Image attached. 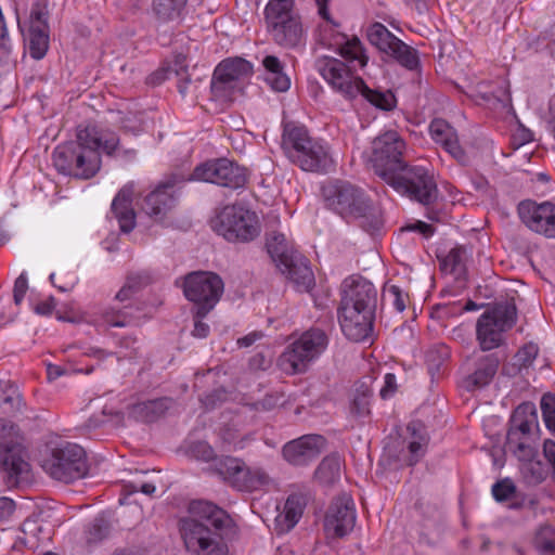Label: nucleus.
Wrapping results in <instances>:
<instances>
[{"label": "nucleus", "mask_w": 555, "mask_h": 555, "mask_svg": "<svg viewBox=\"0 0 555 555\" xmlns=\"http://www.w3.org/2000/svg\"><path fill=\"white\" fill-rule=\"evenodd\" d=\"M188 512L179 520L186 551L192 555H229L227 537L234 526L230 515L204 500L192 501Z\"/></svg>", "instance_id": "nucleus-1"}, {"label": "nucleus", "mask_w": 555, "mask_h": 555, "mask_svg": "<svg viewBox=\"0 0 555 555\" xmlns=\"http://www.w3.org/2000/svg\"><path fill=\"white\" fill-rule=\"evenodd\" d=\"M119 145L118 135L98 125L77 130V140L59 145L53 152V165L60 173L79 179L94 177L101 168L102 150L111 156Z\"/></svg>", "instance_id": "nucleus-2"}, {"label": "nucleus", "mask_w": 555, "mask_h": 555, "mask_svg": "<svg viewBox=\"0 0 555 555\" xmlns=\"http://www.w3.org/2000/svg\"><path fill=\"white\" fill-rule=\"evenodd\" d=\"M319 73L333 90L347 100L361 95L370 104L382 111H391L397 100L389 90L380 91L369 88L363 79L353 74L352 69L337 59H325L318 64Z\"/></svg>", "instance_id": "nucleus-3"}, {"label": "nucleus", "mask_w": 555, "mask_h": 555, "mask_svg": "<svg viewBox=\"0 0 555 555\" xmlns=\"http://www.w3.org/2000/svg\"><path fill=\"white\" fill-rule=\"evenodd\" d=\"M326 206L346 220H360V227L367 232L379 229L380 220L358 186L347 181H336L323 188Z\"/></svg>", "instance_id": "nucleus-4"}, {"label": "nucleus", "mask_w": 555, "mask_h": 555, "mask_svg": "<svg viewBox=\"0 0 555 555\" xmlns=\"http://www.w3.org/2000/svg\"><path fill=\"white\" fill-rule=\"evenodd\" d=\"M266 246L281 273L298 292L308 293L313 288L315 280L309 260L294 248L293 243L283 233H269Z\"/></svg>", "instance_id": "nucleus-5"}, {"label": "nucleus", "mask_w": 555, "mask_h": 555, "mask_svg": "<svg viewBox=\"0 0 555 555\" xmlns=\"http://www.w3.org/2000/svg\"><path fill=\"white\" fill-rule=\"evenodd\" d=\"M0 468L9 486L28 480L29 463L17 427L10 421L0 420Z\"/></svg>", "instance_id": "nucleus-6"}, {"label": "nucleus", "mask_w": 555, "mask_h": 555, "mask_svg": "<svg viewBox=\"0 0 555 555\" xmlns=\"http://www.w3.org/2000/svg\"><path fill=\"white\" fill-rule=\"evenodd\" d=\"M327 344L328 338L324 331L311 328L286 347L279 357L278 364L288 375L305 373L310 363L326 349Z\"/></svg>", "instance_id": "nucleus-7"}, {"label": "nucleus", "mask_w": 555, "mask_h": 555, "mask_svg": "<svg viewBox=\"0 0 555 555\" xmlns=\"http://www.w3.org/2000/svg\"><path fill=\"white\" fill-rule=\"evenodd\" d=\"M212 228L228 242L247 243L260 234L257 214L241 204L224 206L212 221Z\"/></svg>", "instance_id": "nucleus-8"}, {"label": "nucleus", "mask_w": 555, "mask_h": 555, "mask_svg": "<svg viewBox=\"0 0 555 555\" xmlns=\"http://www.w3.org/2000/svg\"><path fill=\"white\" fill-rule=\"evenodd\" d=\"M517 319L514 304H495L488 308L477 320L476 339L481 351L499 348L504 343V334L511 330Z\"/></svg>", "instance_id": "nucleus-9"}, {"label": "nucleus", "mask_w": 555, "mask_h": 555, "mask_svg": "<svg viewBox=\"0 0 555 555\" xmlns=\"http://www.w3.org/2000/svg\"><path fill=\"white\" fill-rule=\"evenodd\" d=\"M183 294L196 308V315L205 318L220 300L224 284L215 272L194 271L183 279Z\"/></svg>", "instance_id": "nucleus-10"}, {"label": "nucleus", "mask_w": 555, "mask_h": 555, "mask_svg": "<svg viewBox=\"0 0 555 555\" xmlns=\"http://www.w3.org/2000/svg\"><path fill=\"white\" fill-rule=\"evenodd\" d=\"M41 466L50 477L65 483L83 478L88 473L86 452L75 443L54 448Z\"/></svg>", "instance_id": "nucleus-11"}, {"label": "nucleus", "mask_w": 555, "mask_h": 555, "mask_svg": "<svg viewBox=\"0 0 555 555\" xmlns=\"http://www.w3.org/2000/svg\"><path fill=\"white\" fill-rule=\"evenodd\" d=\"M386 183L424 206L431 205L438 197L436 181L424 167L405 165Z\"/></svg>", "instance_id": "nucleus-12"}, {"label": "nucleus", "mask_w": 555, "mask_h": 555, "mask_svg": "<svg viewBox=\"0 0 555 555\" xmlns=\"http://www.w3.org/2000/svg\"><path fill=\"white\" fill-rule=\"evenodd\" d=\"M405 142L397 131H386L372 141L370 162L375 173L385 182L392 178L406 163L403 159Z\"/></svg>", "instance_id": "nucleus-13"}, {"label": "nucleus", "mask_w": 555, "mask_h": 555, "mask_svg": "<svg viewBox=\"0 0 555 555\" xmlns=\"http://www.w3.org/2000/svg\"><path fill=\"white\" fill-rule=\"evenodd\" d=\"M366 37L371 44L396 59L404 67L414 69L418 65L415 51L391 34L382 23L372 24L366 30Z\"/></svg>", "instance_id": "nucleus-14"}, {"label": "nucleus", "mask_w": 555, "mask_h": 555, "mask_svg": "<svg viewBox=\"0 0 555 555\" xmlns=\"http://www.w3.org/2000/svg\"><path fill=\"white\" fill-rule=\"evenodd\" d=\"M521 222L532 232L547 238H555V204L522 201L517 206Z\"/></svg>", "instance_id": "nucleus-15"}, {"label": "nucleus", "mask_w": 555, "mask_h": 555, "mask_svg": "<svg viewBox=\"0 0 555 555\" xmlns=\"http://www.w3.org/2000/svg\"><path fill=\"white\" fill-rule=\"evenodd\" d=\"M266 29L278 46L295 49L305 43L306 33L299 14L263 17Z\"/></svg>", "instance_id": "nucleus-16"}, {"label": "nucleus", "mask_w": 555, "mask_h": 555, "mask_svg": "<svg viewBox=\"0 0 555 555\" xmlns=\"http://www.w3.org/2000/svg\"><path fill=\"white\" fill-rule=\"evenodd\" d=\"M49 4L48 0H36L29 15V29L26 41L29 54L35 60H41L49 49Z\"/></svg>", "instance_id": "nucleus-17"}, {"label": "nucleus", "mask_w": 555, "mask_h": 555, "mask_svg": "<svg viewBox=\"0 0 555 555\" xmlns=\"http://www.w3.org/2000/svg\"><path fill=\"white\" fill-rule=\"evenodd\" d=\"M377 293L374 285L367 280L351 275L344 280L340 286V304L338 309H369L374 310Z\"/></svg>", "instance_id": "nucleus-18"}, {"label": "nucleus", "mask_w": 555, "mask_h": 555, "mask_svg": "<svg viewBox=\"0 0 555 555\" xmlns=\"http://www.w3.org/2000/svg\"><path fill=\"white\" fill-rule=\"evenodd\" d=\"M356 524L354 503L350 495L343 494L336 498L330 505L324 519L325 530L341 538L351 531Z\"/></svg>", "instance_id": "nucleus-19"}, {"label": "nucleus", "mask_w": 555, "mask_h": 555, "mask_svg": "<svg viewBox=\"0 0 555 555\" xmlns=\"http://www.w3.org/2000/svg\"><path fill=\"white\" fill-rule=\"evenodd\" d=\"M289 160L305 171L327 173L335 168L327 145L314 138Z\"/></svg>", "instance_id": "nucleus-20"}, {"label": "nucleus", "mask_w": 555, "mask_h": 555, "mask_svg": "<svg viewBox=\"0 0 555 555\" xmlns=\"http://www.w3.org/2000/svg\"><path fill=\"white\" fill-rule=\"evenodd\" d=\"M325 446L326 440L323 436L305 435L287 442L283 447V456L288 463L302 466L317 459Z\"/></svg>", "instance_id": "nucleus-21"}, {"label": "nucleus", "mask_w": 555, "mask_h": 555, "mask_svg": "<svg viewBox=\"0 0 555 555\" xmlns=\"http://www.w3.org/2000/svg\"><path fill=\"white\" fill-rule=\"evenodd\" d=\"M338 321L345 336L353 341L365 340L373 330L374 310L337 309Z\"/></svg>", "instance_id": "nucleus-22"}, {"label": "nucleus", "mask_w": 555, "mask_h": 555, "mask_svg": "<svg viewBox=\"0 0 555 555\" xmlns=\"http://www.w3.org/2000/svg\"><path fill=\"white\" fill-rule=\"evenodd\" d=\"M470 361L472 372L464 379V387L468 391L489 385L500 365V359L495 353H475Z\"/></svg>", "instance_id": "nucleus-23"}, {"label": "nucleus", "mask_w": 555, "mask_h": 555, "mask_svg": "<svg viewBox=\"0 0 555 555\" xmlns=\"http://www.w3.org/2000/svg\"><path fill=\"white\" fill-rule=\"evenodd\" d=\"M433 140L441 145L455 160L462 165L468 163V156L459 142L456 130L444 119L436 118L429 125Z\"/></svg>", "instance_id": "nucleus-24"}, {"label": "nucleus", "mask_w": 555, "mask_h": 555, "mask_svg": "<svg viewBox=\"0 0 555 555\" xmlns=\"http://www.w3.org/2000/svg\"><path fill=\"white\" fill-rule=\"evenodd\" d=\"M172 188V184L166 183L151 192L142 204L145 214L155 220H163L176 205Z\"/></svg>", "instance_id": "nucleus-25"}, {"label": "nucleus", "mask_w": 555, "mask_h": 555, "mask_svg": "<svg viewBox=\"0 0 555 555\" xmlns=\"http://www.w3.org/2000/svg\"><path fill=\"white\" fill-rule=\"evenodd\" d=\"M133 188L124 186L115 196L112 203V212L118 220L122 232L129 233L135 227V211L132 206Z\"/></svg>", "instance_id": "nucleus-26"}, {"label": "nucleus", "mask_w": 555, "mask_h": 555, "mask_svg": "<svg viewBox=\"0 0 555 555\" xmlns=\"http://www.w3.org/2000/svg\"><path fill=\"white\" fill-rule=\"evenodd\" d=\"M311 138L305 126L289 121L284 124L281 146L288 159H291L310 142Z\"/></svg>", "instance_id": "nucleus-27"}, {"label": "nucleus", "mask_w": 555, "mask_h": 555, "mask_svg": "<svg viewBox=\"0 0 555 555\" xmlns=\"http://www.w3.org/2000/svg\"><path fill=\"white\" fill-rule=\"evenodd\" d=\"M534 428H538L535 405L531 402L519 404L513 412L508 431H517L516 436L530 437Z\"/></svg>", "instance_id": "nucleus-28"}, {"label": "nucleus", "mask_w": 555, "mask_h": 555, "mask_svg": "<svg viewBox=\"0 0 555 555\" xmlns=\"http://www.w3.org/2000/svg\"><path fill=\"white\" fill-rule=\"evenodd\" d=\"M246 464L236 457L227 456L219 460L216 464L217 474L234 489L242 491L248 483L243 480Z\"/></svg>", "instance_id": "nucleus-29"}, {"label": "nucleus", "mask_w": 555, "mask_h": 555, "mask_svg": "<svg viewBox=\"0 0 555 555\" xmlns=\"http://www.w3.org/2000/svg\"><path fill=\"white\" fill-rule=\"evenodd\" d=\"M141 311V302L116 305L105 309L102 313V319L111 326L125 327L132 324Z\"/></svg>", "instance_id": "nucleus-30"}, {"label": "nucleus", "mask_w": 555, "mask_h": 555, "mask_svg": "<svg viewBox=\"0 0 555 555\" xmlns=\"http://www.w3.org/2000/svg\"><path fill=\"white\" fill-rule=\"evenodd\" d=\"M266 69L264 80L275 92H285L291 87V79L284 73V67L279 57L267 55L262 60Z\"/></svg>", "instance_id": "nucleus-31"}, {"label": "nucleus", "mask_w": 555, "mask_h": 555, "mask_svg": "<svg viewBox=\"0 0 555 555\" xmlns=\"http://www.w3.org/2000/svg\"><path fill=\"white\" fill-rule=\"evenodd\" d=\"M214 73L242 85V81L253 74V66L242 57L227 59L216 67Z\"/></svg>", "instance_id": "nucleus-32"}, {"label": "nucleus", "mask_w": 555, "mask_h": 555, "mask_svg": "<svg viewBox=\"0 0 555 555\" xmlns=\"http://www.w3.org/2000/svg\"><path fill=\"white\" fill-rule=\"evenodd\" d=\"M168 410L166 398L139 402L130 406L129 414L137 421L143 423L155 422Z\"/></svg>", "instance_id": "nucleus-33"}, {"label": "nucleus", "mask_w": 555, "mask_h": 555, "mask_svg": "<svg viewBox=\"0 0 555 555\" xmlns=\"http://www.w3.org/2000/svg\"><path fill=\"white\" fill-rule=\"evenodd\" d=\"M304 506L300 499L296 495L287 498L284 509L275 518L276 530L279 533L288 532L301 518Z\"/></svg>", "instance_id": "nucleus-34"}, {"label": "nucleus", "mask_w": 555, "mask_h": 555, "mask_svg": "<svg viewBox=\"0 0 555 555\" xmlns=\"http://www.w3.org/2000/svg\"><path fill=\"white\" fill-rule=\"evenodd\" d=\"M406 430L411 437V441L408 446L410 452L409 465H414L425 454L428 444V435L425 426L418 421L411 422Z\"/></svg>", "instance_id": "nucleus-35"}, {"label": "nucleus", "mask_w": 555, "mask_h": 555, "mask_svg": "<svg viewBox=\"0 0 555 555\" xmlns=\"http://www.w3.org/2000/svg\"><path fill=\"white\" fill-rule=\"evenodd\" d=\"M227 162V158H218L199 164L193 170L192 177L197 181L221 185Z\"/></svg>", "instance_id": "nucleus-36"}, {"label": "nucleus", "mask_w": 555, "mask_h": 555, "mask_svg": "<svg viewBox=\"0 0 555 555\" xmlns=\"http://www.w3.org/2000/svg\"><path fill=\"white\" fill-rule=\"evenodd\" d=\"M210 89L215 100L230 103L242 94L243 86L214 73Z\"/></svg>", "instance_id": "nucleus-37"}, {"label": "nucleus", "mask_w": 555, "mask_h": 555, "mask_svg": "<svg viewBox=\"0 0 555 555\" xmlns=\"http://www.w3.org/2000/svg\"><path fill=\"white\" fill-rule=\"evenodd\" d=\"M25 403L18 388L11 380H0V408L5 412H22Z\"/></svg>", "instance_id": "nucleus-38"}, {"label": "nucleus", "mask_w": 555, "mask_h": 555, "mask_svg": "<svg viewBox=\"0 0 555 555\" xmlns=\"http://www.w3.org/2000/svg\"><path fill=\"white\" fill-rule=\"evenodd\" d=\"M517 431H508L506 449L519 461L530 462L535 455V448L530 443V437L516 436Z\"/></svg>", "instance_id": "nucleus-39"}, {"label": "nucleus", "mask_w": 555, "mask_h": 555, "mask_svg": "<svg viewBox=\"0 0 555 555\" xmlns=\"http://www.w3.org/2000/svg\"><path fill=\"white\" fill-rule=\"evenodd\" d=\"M339 54L349 63L357 64L359 68L365 67L369 62L365 49L358 37L346 40L339 48Z\"/></svg>", "instance_id": "nucleus-40"}, {"label": "nucleus", "mask_w": 555, "mask_h": 555, "mask_svg": "<svg viewBox=\"0 0 555 555\" xmlns=\"http://www.w3.org/2000/svg\"><path fill=\"white\" fill-rule=\"evenodd\" d=\"M467 250L463 246L455 247L449 251V254L441 260V270L453 274L455 276H462L466 271Z\"/></svg>", "instance_id": "nucleus-41"}, {"label": "nucleus", "mask_w": 555, "mask_h": 555, "mask_svg": "<svg viewBox=\"0 0 555 555\" xmlns=\"http://www.w3.org/2000/svg\"><path fill=\"white\" fill-rule=\"evenodd\" d=\"M188 0H153V10L162 21H176L181 18Z\"/></svg>", "instance_id": "nucleus-42"}, {"label": "nucleus", "mask_w": 555, "mask_h": 555, "mask_svg": "<svg viewBox=\"0 0 555 555\" xmlns=\"http://www.w3.org/2000/svg\"><path fill=\"white\" fill-rule=\"evenodd\" d=\"M112 531L111 521L100 515L95 517L85 530V539L88 545H96L107 539Z\"/></svg>", "instance_id": "nucleus-43"}, {"label": "nucleus", "mask_w": 555, "mask_h": 555, "mask_svg": "<svg viewBox=\"0 0 555 555\" xmlns=\"http://www.w3.org/2000/svg\"><path fill=\"white\" fill-rule=\"evenodd\" d=\"M248 182L247 169L228 159L220 186L231 190L244 189Z\"/></svg>", "instance_id": "nucleus-44"}, {"label": "nucleus", "mask_w": 555, "mask_h": 555, "mask_svg": "<svg viewBox=\"0 0 555 555\" xmlns=\"http://www.w3.org/2000/svg\"><path fill=\"white\" fill-rule=\"evenodd\" d=\"M533 546L541 555L555 554V527L541 526L533 538Z\"/></svg>", "instance_id": "nucleus-45"}, {"label": "nucleus", "mask_w": 555, "mask_h": 555, "mask_svg": "<svg viewBox=\"0 0 555 555\" xmlns=\"http://www.w3.org/2000/svg\"><path fill=\"white\" fill-rule=\"evenodd\" d=\"M317 478L323 483H333L340 477V460L330 455L322 460L315 472Z\"/></svg>", "instance_id": "nucleus-46"}, {"label": "nucleus", "mask_w": 555, "mask_h": 555, "mask_svg": "<svg viewBox=\"0 0 555 555\" xmlns=\"http://www.w3.org/2000/svg\"><path fill=\"white\" fill-rule=\"evenodd\" d=\"M169 73H173L177 79L178 91L182 96H185L190 91L191 87L196 88V81L191 79V75L188 72L184 56H177L175 60V69H170Z\"/></svg>", "instance_id": "nucleus-47"}, {"label": "nucleus", "mask_w": 555, "mask_h": 555, "mask_svg": "<svg viewBox=\"0 0 555 555\" xmlns=\"http://www.w3.org/2000/svg\"><path fill=\"white\" fill-rule=\"evenodd\" d=\"M242 479L248 483L246 488H242V491L246 492L259 490L272 482L271 477L266 470L259 467H248L247 465Z\"/></svg>", "instance_id": "nucleus-48"}, {"label": "nucleus", "mask_w": 555, "mask_h": 555, "mask_svg": "<svg viewBox=\"0 0 555 555\" xmlns=\"http://www.w3.org/2000/svg\"><path fill=\"white\" fill-rule=\"evenodd\" d=\"M370 398L371 391L367 387L362 386L360 389H357L350 403V413L357 417L369 415Z\"/></svg>", "instance_id": "nucleus-49"}, {"label": "nucleus", "mask_w": 555, "mask_h": 555, "mask_svg": "<svg viewBox=\"0 0 555 555\" xmlns=\"http://www.w3.org/2000/svg\"><path fill=\"white\" fill-rule=\"evenodd\" d=\"M289 14H297L295 12V0H269L263 11L264 17Z\"/></svg>", "instance_id": "nucleus-50"}, {"label": "nucleus", "mask_w": 555, "mask_h": 555, "mask_svg": "<svg viewBox=\"0 0 555 555\" xmlns=\"http://www.w3.org/2000/svg\"><path fill=\"white\" fill-rule=\"evenodd\" d=\"M516 492V487L508 478L502 479L492 486V495L498 502L508 500Z\"/></svg>", "instance_id": "nucleus-51"}, {"label": "nucleus", "mask_w": 555, "mask_h": 555, "mask_svg": "<svg viewBox=\"0 0 555 555\" xmlns=\"http://www.w3.org/2000/svg\"><path fill=\"white\" fill-rule=\"evenodd\" d=\"M539 353V347L535 344H527L515 356L516 362L520 367H528L532 364Z\"/></svg>", "instance_id": "nucleus-52"}, {"label": "nucleus", "mask_w": 555, "mask_h": 555, "mask_svg": "<svg viewBox=\"0 0 555 555\" xmlns=\"http://www.w3.org/2000/svg\"><path fill=\"white\" fill-rule=\"evenodd\" d=\"M112 415L119 416V413L114 412L112 409H107L106 406H104L99 414H93L88 418V421L83 425V428L86 430L96 429L107 422V416Z\"/></svg>", "instance_id": "nucleus-53"}, {"label": "nucleus", "mask_w": 555, "mask_h": 555, "mask_svg": "<svg viewBox=\"0 0 555 555\" xmlns=\"http://www.w3.org/2000/svg\"><path fill=\"white\" fill-rule=\"evenodd\" d=\"M283 403V396L278 392H273L266 395L261 400L255 402L254 408L257 411H271Z\"/></svg>", "instance_id": "nucleus-54"}, {"label": "nucleus", "mask_w": 555, "mask_h": 555, "mask_svg": "<svg viewBox=\"0 0 555 555\" xmlns=\"http://www.w3.org/2000/svg\"><path fill=\"white\" fill-rule=\"evenodd\" d=\"M545 477L546 470L543 464L540 461H530L526 467V478L529 480V482L541 483L545 479Z\"/></svg>", "instance_id": "nucleus-55"}, {"label": "nucleus", "mask_w": 555, "mask_h": 555, "mask_svg": "<svg viewBox=\"0 0 555 555\" xmlns=\"http://www.w3.org/2000/svg\"><path fill=\"white\" fill-rule=\"evenodd\" d=\"M387 295L389 296L397 311L402 312L405 309L409 296L408 294L403 293L399 286L391 285L387 289Z\"/></svg>", "instance_id": "nucleus-56"}, {"label": "nucleus", "mask_w": 555, "mask_h": 555, "mask_svg": "<svg viewBox=\"0 0 555 555\" xmlns=\"http://www.w3.org/2000/svg\"><path fill=\"white\" fill-rule=\"evenodd\" d=\"M191 453L202 461H210L215 456L214 449L205 441L194 442L191 446Z\"/></svg>", "instance_id": "nucleus-57"}, {"label": "nucleus", "mask_w": 555, "mask_h": 555, "mask_svg": "<svg viewBox=\"0 0 555 555\" xmlns=\"http://www.w3.org/2000/svg\"><path fill=\"white\" fill-rule=\"evenodd\" d=\"M150 282L151 278L147 273L138 272L128 274L125 284H131V289L138 294L144 286L149 285Z\"/></svg>", "instance_id": "nucleus-58"}, {"label": "nucleus", "mask_w": 555, "mask_h": 555, "mask_svg": "<svg viewBox=\"0 0 555 555\" xmlns=\"http://www.w3.org/2000/svg\"><path fill=\"white\" fill-rule=\"evenodd\" d=\"M28 289V281L26 274L23 272L14 282L13 298L15 305H21L26 292Z\"/></svg>", "instance_id": "nucleus-59"}, {"label": "nucleus", "mask_w": 555, "mask_h": 555, "mask_svg": "<svg viewBox=\"0 0 555 555\" xmlns=\"http://www.w3.org/2000/svg\"><path fill=\"white\" fill-rule=\"evenodd\" d=\"M449 357V350L447 347L442 346L438 348L436 351L430 350L427 353V362L429 364V369L435 365L439 369L440 364H442Z\"/></svg>", "instance_id": "nucleus-60"}, {"label": "nucleus", "mask_w": 555, "mask_h": 555, "mask_svg": "<svg viewBox=\"0 0 555 555\" xmlns=\"http://www.w3.org/2000/svg\"><path fill=\"white\" fill-rule=\"evenodd\" d=\"M131 284H125L116 294L115 300L117 305H125L129 302H139L137 300V293L131 289Z\"/></svg>", "instance_id": "nucleus-61"}, {"label": "nucleus", "mask_w": 555, "mask_h": 555, "mask_svg": "<svg viewBox=\"0 0 555 555\" xmlns=\"http://www.w3.org/2000/svg\"><path fill=\"white\" fill-rule=\"evenodd\" d=\"M402 230L418 232L426 238L430 237L435 232V228L431 224H428V223H426L424 221H420V220L415 221L413 223L406 224Z\"/></svg>", "instance_id": "nucleus-62"}, {"label": "nucleus", "mask_w": 555, "mask_h": 555, "mask_svg": "<svg viewBox=\"0 0 555 555\" xmlns=\"http://www.w3.org/2000/svg\"><path fill=\"white\" fill-rule=\"evenodd\" d=\"M271 365V359L258 352L249 359V367L254 371H266Z\"/></svg>", "instance_id": "nucleus-63"}, {"label": "nucleus", "mask_w": 555, "mask_h": 555, "mask_svg": "<svg viewBox=\"0 0 555 555\" xmlns=\"http://www.w3.org/2000/svg\"><path fill=\"white\" fill-rule=\"evenodd\" d=\"M541 411L543 418L555 415V396L551 393L543 395L541 399Z\"/></svg>", "instance_id": "nucleus-64"}]
</instances>
